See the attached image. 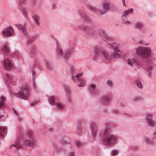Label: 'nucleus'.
Masks as SVG:
<instances>
[{"label":"nucleus","mask_w":156,"mask_h":156,"mask_svg":"<svg viewBox=\"0 0 156 156\" xmlns=\"http://www.w3.org/2000/svg\"><path fill=\"white\" fill-rule=\"evenodd\" d=\"M149 76H150V74H149Z\"/></svg>","instance_id":"54"},{"label":"nucleus","mask_w":156,"mask_h":156,"mask_svg":"<svg viewBox=\"0 0 156 156\" xmlns=\"http://www.w3.org/2000/svg\"><path fill=\"white\" fill-rule=\"evenodd\" d=\"M16 27L20 31H21L22 34L27 37H29V35L27 31L26 28L21 24H16Z\"/></svg>","instance_id":"15"},{"label":"nucleus","mask_w":156,"mask_h":156,"mask_svg":"<svg viewBox=\"0 0 156 156\" xmlns=\"http://www.w3.org/2000/svg\"><path fill=\"white\" fill-rule=\"evenodd\" d=\"M32 17L38 26H39L40 25V16L37 14H34L32 16Z\"/></svg>","instance_id":"19"},{"label":"nucleus","mask_w":156,"mask_h":156,"mask_svg":"<svg viewBox=\"0 0 156 156\" xmlns=\"http://www.w3.org/2000/svg\"><path fill=\"white\" fill-rule=\"evenodd\" d=\"M33 86L34 88H36V83L34 80H33Z\"/></svg>","instance_id":"46"},{"label":"nucleus","mask_w":156,"mask_h":156,"mask_svg":"<svg viewBox=\"0 0 156 156\" xmlns=\"http://www.w3.org/2000/svg\"><path fill=\"white\" fill-rule=\"evenodd\" d=\"M102 32V38L105 41H106L108 44L113 48V52L110 53L104 48L101 47L95 46L93 49L94 55L92 59L94 61H97L100 55L99 52L103 56L105 60L107 61H109L111 59H115L119 58L121 56V51L119 50V45L115 44V42H113V39L110 37L107 36L103 30Z\"/></svg>","instance_id":"1"},{"label":"nucleus","mask_w":156,"mask_h":156,"mask_svg":"<svg viewBox=\"0 0 156 156\" xmlns=\"http://www.w3.org/2000/svg\"><path fill=\"white\" fill-rule=\"evenodd\" d=\"M21 11L23 12H26V9L24 8H22L21 9Z\"/></svg>","instance_id":"43"},{"label":"nucleus","mask_w":156,"mask_h":156,"mask_svg":"<svg viewBox=\"0 0 156 156\" xmlns=\"http://www.w3.org/2000/svg\"><path fill=\"white\" fill-rule=\"evenodd\" d=\"M67 99L68 101L70 102L71 100V94L68 95H67Z\"/></svg>","instance_id":"40"},{"label":"nucleus","mask_w":156,"mask_h":156,"mask_svg":"<svg viewBox=\"0 0 156 156\" xmlns=\"http://www.w3.org/2000/svg\"><path fill=\"white\" fill-rule=\"evenodd\" d=\"M80 131L81 130L78 129L76 130V133L77 134H80Z\"/></svg>","instance_id":"45"},{"label":"nucleus","mask_w":156,"mask_h":156,"mask_svg":"<svg viewBox=\"0 0 156 156\" xmlns=\"http://www.w3.org/2000/svg\"><path fill=\"white\" fill-rule=\"evenodd\" d=\"M31 42V41H30V40H28V42L29 43H30Z\"/></svg>","instance_id":"51"},{"label":"nucleus","mask_w":156,"mask_h":156,"mask_svg":"<svg viewBox=\"0 0 156 156\" xmlns=\"http://www.w3.org/2000/svg\"><path fill=\"white\" fill-rule=\"evenodd\" d=\"M96 88V85L93 84H91L90 86V87L89 88V90L91 92L92 94H93V92L95 89Z\"/></svg>","instance_id":"31"},{"label":"nucleus","mask_w":156,"mask_h":156,"mask_svg":"<svg viewBox=\"0 0 156 156\" xmlns=\"http://www.w3.org/2000/svg\"><path fill=\"white\" fill-rule=\"evenodd\" d=\"M48 101L50 104L52 105L55 104L57 108L59 110H62L65 108L63 105L59 101H57V99L55 96H49Z\"/></svg>","instance_id":"9"},{"label":"nucleus","mask_w":156,"mask_h":156,"mask_svg":"<svg viewBox=\"0 0 156 156\" xmlns=\"http://www.w3.org/2000/svg\"><path fill=\"white\" fill-rule=\"evenodd\" d=\"M132 100L134 102H136L142 101V99L140 97L137 96L133 97Z\"/></svg>","instance_id":"29"},{"label":"nucleus","mask_w":156,"mask_h":156,"mask_svg":"<svg viewBox=\"0 0 156 156\" xmlns=\"http://www.w3.org/2000/svg\"><path fill=\"white\" fill-rule=\"evenodd\" d=\"M13 111L15 115L17 116V120L19 121H20L21 120V118L19 116V113L14 108H13Z\"/></svg>","instance_id":"32"},{"label":"nucleus","mask_w":156,"mask_h":156,"mask_svg":"<svg viewBox=\"0 0 156 156\" xmlns=\"http://www.w3.org/2000/svg\"><path fill=\"white\" fill-rule=\"evenodd\" d=\"M84 31L86 33L91 35H94L95 34L94 32L89 28L85 27L84 29Z\"/></svg>","instance_id":"25"},{"label":"nucleus","mask_w":156,"mask_h":156,"mask_svg":"<svg viewBox=\"0 0 156 156\" xmlns=\"http://www.w3.org/2000/svg\"><path fill=\"white\" fill-rule=\"evenodd\" d=\"M110 98L111 96L108 95L104 96L103 98L101 99V101L104 103H108L110 102Z\"/></svg>","instance_id":"22"},{"label":"nucleus","mask_w":156,"mask_h":156,"mask_svg":"<svg viewBox=\"0 0 156 156\" xmlns=\"http://www.w3.org/2000/svg\"><path fill=\"white\" fill-rule=\"evenodd\" d=\"M77 82L79 83L78 85V87H82L84 86L86 83L85 81L82 78L80 79Z\"/></svg>","instance_id":"24"},{"label":"nucleus","mask_w":156,"mask_h":156,"mask_svg":"<svg viewBox=\"0 0 156 156\" xmlns=\"http://www.w3.org/2000/svg\"><path fill=\"white\" fill-rule=\"evenodd\" d=\"M2 117V116L0 115V118H1Z\"/></svg>","instance_id":"52"},{"label":"nucleus","mask_w":156,"mask_h":156,"mask_svg":"<svg viewBox=\"0 0 156 156\" xmlns=\"http://www.w3.org/2000/svg\"><path fill=\"white\" fill-rule=\"evenodd\" d=\"M82 143L79 141H77L76 142V145L78 147H80L82 146Z\"/></svg>","instance_id":"37"},{"label":"nucleus","mask_w":156,"mask_h":156,"mask_svg":"<svg viewBox=\"0 0 156 156\" xmlns=\"http://www.w3.org/2000/svg\"><path fill=\"white\" fill-rule=\"evenodd\" d=\"M38 144V140L34 133L31 131L26 132L24 135L23 144L25 147L34 148Z\"/></svg>","instance_id":"3"},{"label":"nucleus","mask_w":156,"mask_h":156,"mask_svg":"<svg viewBox=\"0 0 156 156\" xmlns=\"http://www.w3.org/2000/svg\"><path fill=\"white\" fill-rule=\"evenodd\" d=\"M144 141L145 142L149 144H153L154 143V141L152 140H150L147 137H145Z\"/></svg>","instance_id":"30"},{"label":"nucleus","mask_w":156,"mask_h":156,"mask_svg":"<svg viewBox=\"0 0 156 156\" xmlns=\"http://www.w3.org/2000/svg\"><path fill=\"white\" fill-rule=\"evenodd\" d=\"M1 49V51L4 56L3 64L5 69H11L13 65L9 58V49L8 45L6 44L2 45Z\"/></svg>","instance_id":"4"},{"label":"nucleus","mask_w":156,"mask_h":156,"mask_svg":"<svg viewBox=\"0 0 156 156\" xmlns=\"http://www.w3.org/2000/svg\"><path fill=\"white\" fill-rule=\"evenodd\" d=\"M70 73L73 75L74 74L75 71V67L72 65L70 66Z\"/></svg>","instance_id":"33"},{"label":"nucleus","mask_w":156,"mask_h":156,"mask_svg":"<svg viewBox=\"0 0 156 156\" xmlns=\"http://www.w3.org/2000/svg\"><path fill=\"white\" fill-rule=\"evenodd\" d=\"M91 129L92 136L93 138L92 141H94L97 133V127L96 125L94 123H92L91 125Z\"/></svg>","instance_id":"16"},{"label":"nucleus","mask_w":156,"mask_h":156,"mask_svg":"<svg viewBox=\"0 0 156 156\" xmlns=\"http://www.w3.org/2000/svg\"><path fill=\"white\" fill-rule=\"evenodd\" d=\"M32 74H33V78L34 77V72H33Z\"/></svg>","instance_id":"50"},{"label":"nucleus","mask_w":156,"mask_h":156,"mask_svg":"<svg viewBox=\"0 0 156 156\" xmlns=\"http://www.w3.org/2000/svg\"><path fill=\"white\" fill-rule=\"evenodd\" d=\"M133 11V9L130 8L129 9L125 11L122 16V19L123 23L126 25L131 24V22L127 20V16Z\"/></svg>","instance_id":"11"},{"label":"nucleus","mask_w":156,"mask_h":156,"mask_svg":"<svg viewBox=\"0 0 156 156\" xmlns=\"http://www.w3.org/2000/svg\"><path fill=\"white\" fill-rule=\"evenodd\" d=\"M118 151L115 150H113L112 151V155H116L118 154Z\"/></svg>","instance_id":"38"},{"label":"nucleus","mask_w":156,"mask_h":156,"mask_svg":"<svg viewBox=\"0 0 156 156\" xmlns=\"http://www.w3.org/2000/svg\"><path fill=\"white\" fill-rule=\"evenodd\" d=\"M19 2V3L20 4H24L26 2L24 0H20Z\"/></svg>","instance_id":"42"},{"label":"nucleus","mask_w":156,"mask_h":156,"mask_svg":"<svg viewBox=\"0 0 156 156\" xmlns=\"http://www.w3.org/2000/svg\"><path fill=\"white\" fill-rule=\"evenodd\" d=\"M75 154L73 152H69L68 153V156H74Z\"/></svg>","instance_id":"41"},{"label":"nucleus","mask_w":156,"mask_h":156,"mask_svg":"<svg viewBox=\"0 0 156 156\" xmlns=\"http://www.w3.org/2000/svg\"><path fill=\"white\" fill-rule=\"evenodd\" d=\"M134 28L135 29L141 30L143 28V23L140 21L136 22L134 25Z\"/></svg>","instance_id":"18"},{"label":"nucleus","mask_w":156,"mask_h":156,"mask_svg":"<svg viewBox=\"0 0 156 156\" xmlns=\"http://www.w3.org/2000/svg\"><path fill=\"white\" fill-rule=\"evenodd\" d=\"M56 53L58 56L64 59L65 60H67L71 55V52L74 49V47L72 46L71 48H69L67 50L63 52V50L60 46V44L57 41H56Z\"/></svg>","instance_id":"5"},{"label":"nucleus","mask_w":156,"mask_h":156,"mask_svg":"<svg viewBox=\"0 0 156 156\" xmlns=\"http://www.w3.org/2000/svg\"><path fill=\"white\" fill-rule=\"evenodd\" d=\"M16 97L20 99L26 100L30 97V93L28 89L25 86H23L20 91L18 93H14Z\"/></svg>","instance_id":"7"},{"label":"nucleus","mask_w":156,"mask_h":156,"mask_svg":"<svg viewBox=\"0 0 156 156\" xmlns=\"http://www.w3.org/2000/svg\"><path fill=\"white\" fill-rule=\"evenodd\" d=\"M122 2L123 3V5L124 6H126V4L125 3V0H122Z\"/></svg>","instance_id":"48"},{"label":"nucleus","mask_w":156,"mask_h":156,"mask_svg":"<svg viewBox=\"0 0 156 156\" xmlns=\"http://www.w3.org/2000/svg\"><path fill=\"white\" fill-rule=\"evenodd\" d=\"M136 52L140 56L147 59L151 55V49L149 47L140 46L137 48Z\"/></svg>","instance_id":"6"},{"label":"nucleus","mask_w":156,"mask_h":156,"mask_svg":"<svg viewBox=\"0 0 156 156\" xmlns=\"http://www.w3.org/2000/svg\"><path fill=\"white\" fill-rule=\"evenodd\" d=\"M126 62L128 66L130 67H132L134 65L137 66H141V61L133 55L127 58Z\"/></svg>","instance_id":"8"},{"label":"nucleus","mask_w":156,"mask_h":156,"mask_svg":"<svg viewBox=\"0 0 156 156\" xmlns=\"http://www.w3.org/2000/svg\"><path fill=\"white\" fill-rule=\"evenodd\" d=\"M106 83L108 86L110 87H112L113 85V82L109 80H107L106 82Z\"/></svg>","instance_id":"36"},{"label":"nucleus","mask_w":156,"mask_h":156,"mask_svg":"<svg viewBox=\"0 0 156 156\" xmlns=\"http://www.w3.org/2000/svg\"><path fill=\"white\" fill-rule=\"evenodd\" d=\"M5 98L3 97L0 98V108H4L5 106L4 102L5 101Z\"/></svg>","instance_id":"26"},{"label":"nucleus","mask_w":156,"mask_h":156,"mask_svg":"<svg viewBox=\"0 0 156 156\" xmlns=\"http://www.w3.org/2000/svg\"><path fill=\"white\" fill-rule=\"evenodd\" d=\"M6 132L7 130L5 127L0 126V135H4Z\"/></svg>","instance_id":"27"},{"label":"nucleus","mask_w":156,"mask_h":156,"mask_svg":"<svg viewBox=\"0 0 156 156\" xmlns=\"http://www.w3.org/2000/svg\"><path fill=\"white\" fill-rule=\"evenodd\" d=\"M56 5H55V4H53L52 5V9H55L56 8Z\"/></svg>","instance_id":"47"},{"label":"nucleus","mask_w":156,"mask_h":156,"mask_svg":"<svg viewBox=\"0 0 156 156\" xmlns=\"http://www.w3.org/2000/svg\"><path fill=\"white\" fill-rule=\"evenodd\" d=\"M83 73H78L76 74L74 76L73 75V77H71V79L74 81H77L80 79H81L80 77L83 75Z\"/></svg>","instance_id":"20"},{"label":"nucleus","mask_w":156,"mask_h":156,"mask_svg":"<svg viewBox=\"0 0 156 156\" xmlns=\"http://www.w3.org/2000/svg\"><path fill=\"white\" fill-rule=\"evenodd\" d=\"M110 9L109 3V1L105 2L103 3L102 5V10L103 12H101L99 13L101 15H102L104 12H106L108 11Z\"/></svg>","instance_id":"14"},{"label":"nucleus","mask_w":156,"mask_h":156,"mask_svg":"<svg viewBox=\"0 0 156 156\" xmlns=\"http://www.w3.org/2000/svg\"><path fill=\"white\" fill-rule=\"evenodd\" d=\"M80 17L83 20H86L85 18V14L82 11H80L78 13Z\"/></svg>","instance_id":"34"},{"label":"nucleus","mask_w":156,"mask_h":156,"mask_svg":"<svg viewBox=\"0 0 156 156\" xmlns=\"http://www.w3.org/2000/svg\"><path fill=\"white\" fill-rule=\"evenodd\" d=\"M20 146L21 145L20 143L19 140H17L16 141L15 144H14L12 146H11L10 148H11L12 146H13L15 147V149L16 150H18L19 149Z\"/></svg>","instance_id":"23"},{"label":"nucleus","mask_w":156,"mask_h":156,"mask_svg":"<svg viewBox=\"0 0 156 156\" xmlns=\"http://www.w3.org/2000/svg\"><path fill=\"white\" fill-rule=\"evenodd\" d=\"M63 87L67 94V95L69 96L71 94L70 89L68 87L64 85L63 86Z\"/></svg>","instance_id":"28"},{"label":"nucleus","mask_w":156,"mask_h":156,"mask_svg":"<svg viewBox=\"0 0 156 156\" xmlns=\"http://www.w3.org/2000/svg\"><path fill=\"white\" fill-rule=\"evenodd\" d=\"M153 135L154 136H156V131H155L153 133Z\"/></svg>","instance_id":"49"},{"label":"nucleus","mask_w":156,"mask_h":156,"mask_svg":"<svg viewBox=\"0 0 156 156\" xmlns=\"http://www.w3.org/2000/svg\"><path fill=\"white\" fill-rule=\"evenodd\" d=\"M6 76L8 79V81L11 84L14 85L16 83L17 80L16 77L9 73H7Z\"/></svg>","instance_id":"13"},{"label":"nucleus","mask_w":156,"mask_h":156,"mask_svg":"<svg viewBox=\"0 0 156 156\" xmlns=\"http://www.w3.org/2000/svg\"><path fill=\"white\" fill-rule=\"evenodd\" d=\"M44 63L45 64V65L46 66H47L48 65V62L47 60H45L44 61Z\"/></svg>","instance_id":"44"},{"label":"nucleus","mask_w":156,"mask_h":156,"mask_svg":"<svg viewBox=\"0 0 156 156\" xmlns=\"http://www.w3.org/2000/svg\"><path fill=\"white\" fill-rule=\"evenodd\" d=\"M152 68L151 66H149L146 67L145 70L148 72H150V71L151 70Z\"/></svg>","instance_id":"39"},{"label":"nucleus","mask_w":156,"mask_h":156,"mask_svg":"<svg viewBox=\"0 0 156 156\" xmlns=\"http://www.w3.org/2000/svg\"><path fill=\"white\" fill-rule=\"evenodd\" d=\"M153 114L152 113L147 114L145 118V120L148 125L150 127H153L155 125V122L153 119Z\"/></svg>","instance_id":"12"},{"label":"nucleus","mask_w":156,"mask_h":156,"mask_svg":"<svg viewBox=\"0 0 156 156\" xmlns=\"http://www.w3.org/2000/svg\"><path fill=\"white\" fill-rule=\"evenodd\" d=\"M135 83L137 87L140 90H143V87L141 81L138 79L136 80L135 81Z\"/></svg>","instance_id":"21"},{"label":"nucleus","mask_w":156,"mask_h":156,"mask_svg":"<svg viewBox=\"0 0 156 156\" xmlns=\"http://www.w3.org/2000/svg\"><path fill=\"white\" fill-rule=\"evenodd\" d=\"M87 8L90 11L94 13H97L99 11V8L96 7H93L89 4L87 5Z\"/></svg>","instance_id":"17"},{"label":"nucleus","mask_w":156,"mask_h":156,"mask_svg":"<svg viewBox=\"0 0 156 156\" xmlns=\"http://www.w3.org/2000/svg\"><path fill=\"white\" fill-rule=\"evenodd\" d=\"M31 41H33V39H31Z\"/></svg>","instance_id":"53"},{"label":"nucleus","mask_w":156,"mask_h":156,"mask_svg":"<svg viewBox=\"0 0 156 156\" xmlns=\"http://www.w3.org/2000/svg\"><path fill=\"white\" fill-rule=\"evenodd\" d=\"M39 103V101H34L30 104V107H32L38 104Z\"/></svg>","instance_id":"35"},{"label":"nucleus","mask_w":156,"mask_h":156,"mask_svg":"<svg viewBox=\"0 0 156 156\" xmlns=\"http://www.w3.org/2000/svg\"><path fill=\"white\" fill-rule=\"evenodd\" d=\"M110 130L109 126H106L101 133V142L104 145H109L115 143L118 139V137L110 132Z\"/></svg>","instance_id":"2"},{"label":"nucleus","mask_w":156,"mask_h":156,"mask_svg":"<svg viewBox=\"0 0 156 156\" xmlns=\"http://www.w3.org/2000/svg\"><path fill=\"white\" fill-rule=\"evenodd\" d=\"M2 32L3 37H6L14 36L15 34L13 28L10 27H6L3 29Z\"/></svg>","instance_id":"10"}]
</instances>
